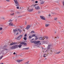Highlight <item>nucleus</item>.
I'll return each instance as SVG.
<instances>
[{"instance_id": "nucleus-49", "label": "nucleus", "mask_w": 64, "mask_h": 64, "mask_svg": "<svg viewBox=\"0 0 64 64\" xmlns=\"http://www.w3.org/2000/svg\"><path fill=\"white\" fill-rule=\"evenodd\" d=\"M38 13H39V14H40V12H38Z\"/></svg>"}, {"instance_id": "nucleus-14", "label": "nucleus", "mask_w": 64, "mask_h": 64, "mask_svg": "<svg viewBox=\"0 0 64 64\" xmlns=\"http://www.w3.org/2000/svg\"><path fill=\"white\" fill-rule=\"evenodd\" d=\"M50 46H51V45H48L47 47V49H49L50 48Z\"/></svg>"}, {"instance_id": "nucleus-54", "label": "nucleus", "mask_w": 64, "mask_h": 64, "mask_svg": "<svg viewBox=\"0 0 64 64\" xmlns=\"http://www.w3.org/2000/svg\"><path fill=\"white\" fill-rule=\"evenodd\" d=\"M0 64H3V63H1Z\"/></svg>"}, {"instance_id": "nucleus-36", "label": "nucleus", "mask_w": 64, "mask_h": 64, "mask_svg": "<svg viewBox=\"0 0 64 64\" xmlns=\"http://www.w3.org/2000/svg\"><path fill=\"white\" fill-rule=\"evenodd\" d=\"M60 52H57L56 53V54H59L60 53Z\"/></svg>"}, {"instance_id": "nucleus-16", "label": "nucleus", "mask_w": 64, "mask_h": 64, "mask_svg": "<svg viewBox=\"0 0 64 64\" xmlns=\"http://www.w3.org/2000/svg\"><path fill=\"white\" fill-rule=\"evenodd\" d=\"M22 46V45L21 44H20L18 46V47H19V48H21V46Z\"/></svg>"}, {"instance_id": "nucleus-46", "label": "nucleus", "mask_w": 64, "mask_h": 64, "mask_svg": "<svg viewBox=\"0 0 64 64\" xmlns=\"http://www.w3.org/2000/svg\"><path fill=\"white\" fill-rule=\"evenodd\" d=\"M36 6V5L35 4V5L34 6V7H35V6Z\"/></svg>"}, {"instance_id": "nucleus-28", "label": "nucleus", "mask_w": 64, "mask_h": 64, "mask_svg": "<svg viewBox=\"0 0 64 64\" xmlns=\"http://www.w3.org/2000/svg\"><path fill=\"white\" fill-rule=\"evenodd\" d=\"M44 37L45 38H46V39H48V37L47 36H45Z\"/></svg>"}, {"instance_id": "nucleus-34", "label": "nucleus", "mask_w": 64, "mask_h": 64, "mask_svg": "<svg viewBox=\"0 0 64 64\" xmlns=\"http://www.w3.org/2000/svg\"><path fill=\"white\" fill-rule=\"evenodd\" d=\"M24 37H26V36H27V34H26L24 36Z\"/></svg>"}, {"instance_id": "nucleus-3", "label": "nucleus", "mask_w": 64, "mask_h": 64, "mask_svg": "<svg viewBox=\"0 0 64 64\" xmlns=\"http://www.w3.org/2000/svg\"><path fill=\"white\" fill-rule=\"evenodd\" d=\"M14 1L15 3V5L16 6H19V4L17 2V0H14Z\"/></svg>"}, {"instance_id": "nucleus-43", "label": "nucleus", "mask_w": 64, "mask_h": 64, "mask_svg": "<svg viewBox=\"0 0 64 64\" xmlns=\"http://www.w3.org/2000/svg\"><path fill=\"white\" fill-rule=\"evenodd\" d=\"M43 57L45 58L46 57V56H44V55H43Z\"/></svg>"}, {"instance_id": "nucleus-5", "label": "nucleus", "mask_w": 64, "mask_h": 64, "mask_svg": "<svg viewBox=\"0 0 64 64\" xmlns=\"http://www.w3.org/2000/svg\"><path fill=\"white\" fill-rule=\"evenodd\" d=\"M40 16V18L44 20H46V19H45V18L43 16Z\"/></svg>"}, {"instance_id": "nucleus-47", "label": "nucleus", "mask_w": 64, "mask_h": 64, "mask_svg": "<svg viewBox=\"0 0 64 64\" xmlns=\"http://www.w3.org/2000/svg\"><path fill=\"white\" fill-rule=\"evenodd\" d=\"M13 54H14V55H15V52H14L13 53Z\"/></svg>"}, {"instance_id": "nucleus-33", "label": "nucleus", "mask_w": 64, "mask_h": 64, "mask_svg": "<svg viewBox=\"0 0 64 64\" xmlns=\"http://www.w3.org/2000/svg\"><path fill=\"white\" fill-rule=\"evenodd\" d=\"M3 56H2L0 57V60H1V59H2V57H3Z\"/></svg>"}, {"instance_id": "nucleus-18", "label": "nucleus", "mask_w": 64, "mask_h": 64, "mask_svg": "<svg viewBox=\"0 0 64 64\" xmlns=\"http://www.w3.org/2000/svg\"><path fill=\"white\" fill-rule=\"evenodd\" d=\"M14 32H16V31H18V30H17L16 29L15 30H14Z\"/></svg>"}, {"instance_id": "nucleus-24", "label": "nucleus", "mask_w": 64, "mask_h": 64, "mask_svg": "<svg viewBox=\"0 0 64 64\" xmlns=\"http://www.w3.org/2000/svg\"><path fill=\"white\" fill-rule=\"evenodd\" d=\"M42 39V37H41L39 38V40H41Z\"/></svg>"}, {"instance_id": "nucleus-61", "label": "nucleus", "mask_w": 64, "mask_h": 64, "mask_svg": "<svg viewBox=\"0 0 64 64\" xmlns=\"http://www.w3.org/2000/svg\"><path fill=\"white\" fill-rule=\"evenodd\" d=\"M20 16H19V17H19Z\"/></svg>"}, {"instance_id": "nucleus-44", "label": "nucleus", "mask_w": 64, "mask_h": 64, "mask_svg": "<svg viewBox=\"0 0 64 64\" xmlns=\"http://www.w3.org/2000/svg\"><path fill=\"white\" fill-rule=\"evenodd\" d=\"M38 39V38H36L35 40H37Z\"/></svg>"}, {"instance_id": "nucleus-8", "label": "nucleus", "mask_w": 64, "mask_h": 64, "mask_svg": "<svg viewBox=\"0 0 64 64\" xmlns=\"http://www.w3.org/2000/svg\"><path fill=\"white\" fill-rule=\"evenodd\" d=\"M1 49H2V50L1 51V53H2L3 52H4V51H5V50H6V49H5V48H2Z\"/></svg>"}, {"instance_id": "nucleus-26", "label": "nucleus", "mask_w": 64, "mask_h": 64, "mask_svg": "<svg viewBox=\"0 0 64 64\" xmlns=\"http://www.w3.org/2000/svg\"><path fill=\"white\" fill-rule=\"evenodd\" d=\"M32 36H30L29 37V39H31V38H32Z\"/></svg>"}, {"instance_id": "nucleus-23", "label": "nucleus", "mask_w": 64, "mask_h": 64, "mask_svg": "<svg viewBox=\"0 0 64 64\" xmlns=\"http://www.w3.org/2000/svg\"><path fill=\"white\" fill-rule=\"evenodd\" d=\"M41 4H43L44 3V2L43 1H41Z\"/></svg>"}, {"instance_id": "nucleus-52", "label": "nucleus", "mask_w": 64, "mask_h": 64, "mask_svg": "<svg viewBox=\"0 0 64 64\" xmlns=\"http://www.w3.org/2000/svg\"><path fill=\"white\" fill-rule=\"evenodd\" d=\"M26 22H25V25H26Z\"/></svg>"}, {"instance_id": "nucleus-38", "label": "nucleus", "mask_w": 64, "mask_h": 64, "mask_svg": "<svg viewBox=\"0 0 64 64\" xmlns=\"http://www.w3.org/2000/svg\"><path fill=\"white\" fill-rule=\"evenodd\" d=\"M12 20H9V22H12Z\"/></svg>"}, {"instance_id": "nucleus-12", "label": "nucleus", "mask_w": 64, "mask_h": 64, "mask_svg": "<svg viewBox=\"0 0 64 64\" xmlns=\"http://www.w3.org/2000/svg\"><path fill=\"white\" fill-rule=\"evenodd\" d=\"M30 25H29V26H28L27 27H26V29H28L30 27Z\"/></svg>"}, {"instance_id": "nucleus-51", "label": "nucleus", "mask_w": 64, "mask_h": 64, "mask_svg": "<svg viewBox=\"0 0 64 64\" xmlns=\"http://www.w3.org/2000/svg\"><path fill=\"white\" fill-rule=\"evenodd\" d=\"M35 37H36V38H37V36H35Z\"/></svg>"}, {"instance_id": "nucleus-35", "label": "nucleus", "mask_w": 64, "mask_h": 64, "mask_svg": "<svg viewBox=\"0 0 64 64\" xmlns=\"http://www.w3.org/2000/svg\"><path fill=\"white\" fill-rule=\"evenodd\" d=\"M2 28H0V31L2 30Z\"/></svg>"}, {"instance_id": "nucleus-21", "label": "nucleus", "mask_w": 64, "mask_h": 64, "mask_svg": "<svg viewBox=\"0 0 64 64\" xmlns=\"http://www.w3.org/2000/svg\"><path fill=\"white\" fill-rule=\"evenodd\" d=\"M24 40H27V38L26 37H24L23 38Z\"/></svg>"}, {"instance_id": "nucleus-42", "label": "nucleus", "mask_w": 64, "mask_h": 64, "mask_svg": "<svg viewBox=\"0 0 64 64\" xmlns=\"http://www.w3.org/2000/svg\"><path fill=\"white\" fill-rule=\"evenodd\" d=\"M36 3H38V1H36L35 2Z\"/></svg>"}, {"instance_id": "nucleus-10", "label": "nucleus", "mask_w": 64, "mask_h": 64, "mask_svg": "<svg viewBox=\"0 0 64 64\" xmlns=\"http://www.w3.org/2000/svg\"><path fill=\"white\" fill-rule=\"evenodd\" d=\"M28 11H29V12H31V11H32V10H33V8L29 9L28 8Z\"/></svg>"}, {"instance_id": "nucleus-48", "label": "nucleus", "mask_w": 64, "mask_h": 64, "mask_svg": "<svg viewBox=\"0 0 64 64\" xmlns=\"http://www.w3.org/2000/svg\"><path fill=\"white\" fill-rule=\"evenodd\" d=\"M47 60V59H46V58H45L44 59V60Z\"/></svg>"}, {"instance_id": "nucleus-62", "label": "nucleus", "mask_w": 64, "mask_h": 64, "mask_svg": "<svg viewBox=\"0 0 64 64\" xmlns=\"http://www.w3.org/2000/svg\"><path fill=\"white\" fill-rule=\"evenodd\" d=\"M43 48H42V49H43Z\"/></svg>"}, {"instance_id": "nucleus-32", "label": "nucleus", "mask_w": 64, "mask_h": 64, "mask_svg": "<svg viewBox=\"0 0 64 64\" xmlns=\"http://www.w3.org/2000/svg\"><path fill=\"white\" fill-rule=\"evenodd\" d=\"M34 33V31H32L31 32V33Z\"/></svg>"}, {"instance_id": "nucleus-2", "label": "nucleus", "mask_w": 64, "mask_h": 64, "mask_svg": "<svg viewBox=\"0 0 64 64\" xmlns=\"http://www.w3.org/2000/svg\"><path fill=\"white\" fill-rule=\"evenodd\" d=\"M18 48V45H15L12 46L10 48L11 49H16V48Z\"/></svg>"}, {"instance_id": "nucleus-15", "label": "nucleus", "mask_w": 64, "mask_h": 64, "mask_svg": "<svg viewBox=\"0 0 64 64\" xmlns=\"http://www.w3.org/2000/svg\"><path fill=\"white\" fill-rule=\"evenodd\" d=\"M18 31H19V32H20V33H21V32H22V31H21V30L20 29H18Z\"/></svg>"}, {"instance_id": "nucleus-56", "label": "nucleus", "mask_w": 64, "mask_h": 64, "mask_svg": "<svg viewBox=\"0 0 64 64\" xmlns=\"http://www.w3.org/2000/svg\"><path fill=\"white\" fill-rule=\"evenodd\" d=\"M34 0H32V1H34Z\"/></svg>"}, {"instance_id": "nucleus-19", "label": "nucleus", "mask_w": 64, "mask_h": 64, "mask_svg": "<svg viewBox=\"0 0 64 64\" xmlns=\"http://www.w3.org/2000/svg\"><path fill=\"white\" fill-rule=\"evenodd\" d=\"M19 37L21 39V38H22V35H20V36H19Z\"/></svg>"}, {"instance_id": "nucleus-60", "label": "nucleus", "mask_w": 64, "mask_h": 64, "mask_svg": "<svg viewBox=\"0 0 64 64\" xmlns=\"http://www.w3.org/2000/svg\"><path fill=\"white\" fill-rule=\"evenodd\" d=\"M47 50H46V52H46L47 51Z\"/></svg>"}, {"instance_id": "nucleus-30", "label": "nucleus", "mask_w": 64, "mask_h": 64, "mask_svg": "<svg viewBox=\"0 0 64 64\" xmlns=\"http://www.w3.org/2000/svg\"><path fill=\"white\" fill-rule=\"evenodd\" d=\"M29 61H28L27 62H26V63H25V64H29Z\"/></svg>"}, {"instance_id": "nucleus-25", "label": "nucleus", "mask_w": 64, "mask_h": 64, "mask_svg": "<svg viewBox=\"0 0 64 64\" xmlns=\"http://www.w3.org/2000/svg\"><path fill=\"white\" fill-rule=\"evenodd\" d=\"M50 53L51 54H52V50H50Z\"/></svg>"}, {"instance_id": "nucleus-4", "label": "nucleus", "mask_w": 64, "mask_h": 64, "mask_svg": "<svg viewBox=\"0 0 64 64\" xmlns=\"http://www.w3.org/2000/svg\"><path fill=\"white\" fill-rule=\"evenodd\" d=\"M20 44H22V45H24L25 46H26L27 45V44L24 42H21L20 43Z\"/></svg>"}, {"instance_id": "nucleus-40", "label": "nucleus", "mask_w": 64, "mask_h": 64, "mask_svg": "<svg viewBox=\"0 0 64 64\" xmlns=\"http://www.w3.org/2000/svg\"><path fill=\"white\" fill-rule=\"evenodd\" d=\"M6 1L8 2H10V0H6Z\"/></svg>"}, {"instance_id": "nucleus-45", "label": "nucleus", "mask_w": 64, "mask_h": 64, "mask_svg": "<svg viewBox=\"0 0 64 64\" xmlns=\"http://www.w3.org/2000/svg\"><path fill=\"white\" fill-rule=\"evenodd\" d=\"M46 55V54H44L43 55H44V56H45V55Z\"/></svg>"}, {"instance_id": "nucleus-7", "label": "nucleus", "mask_w": 64, "mask_h": 64, "mask_svg": "<svg viewBox=\"0 0 64 64\" xmlns=\"http://www.w3.org/2000/svg\"><path fill=\"white\" fill-rule=\"evenodd\" d=\"M35 8L36 9V10H38V9H40V7L39 6H38L36 7Z\"/></svg>"}, {"instance_id": "nucleus-11", "label": "nucleus", "mask_w": 64, "mask_h": 64, "mask_svg": "<svg viewBox=\"0 0 64 64\" xmlns=\"http://www.w3.org/2000/svg\"><path fill=\"white\" fill-rule=\"evenodd\" d=\"M23 61V60H17V62L18 63H20L21 62H22Z\"/></svg>"}, {"instance_id": "nucleus-50", "label": "nucleus", "mask_w": 64, "mask_h": 64, "mask_svg": "<svg viewBox=\"0 0 64 64\" xmlns=\"http://www.w3.org/2000/svg\"><path fill=\"white\" fill-rule=\"evenodd\" d=\"M16 35H18V33H16Z\"/></svg>"}, {"instance_id": "nucleus-6", "label": "nucleus", "mask_w": 64, "mask_h": 64, "mask_svg": "<svg viewBox=\"0 0 64 64\" xmlns=\"http://www.w3.org/2000/svg\"><path fill=\"white\" fill-rule=\"evenodd\" d=\"M17 43L16 42H14L13 43H12L10 44V45H15V44H17Z\"/></svg>"}, {"instance_id": "nucleus-57", "label": "nucleus", "mask_w": 64, "mask_h": 64, "mask_svg": "<svg viewBox=\"0 0 64 64\" xmlns=\"http://www.w3.org/2000/svg\"><path fill=\"white\" fill-rule=\"evenodd\" d=\"M40 0V1H42V0Z\"/></svg>"}, {"instance_id": "nucleus-41", "label": "nucleus", "mask_w": 64, "mask_h": 64, "mask_svg": "<svg viewBox=\"0 0 64 64\" xmlns=\"http://www.w3.org/2000/svg\"><path fill=\"white\" fill-rule=\"evenodd\" d=\"M55 38H57V39H58V36L56 37Z\"/></svg>"}, {"instance_id": "nucleus-31", "label": "nucleus", "mask_w": 64, "mask_h": 64, "mask_svg": "<svg viewBox=\"0 0 64 64\" xmlns=\"http://www.w3.org/2000/svg\"><path fill=\"white\" fill-rule=\"evenodd\" d=\"M14 14V13H11L10 14V15H13Z\"/></svg>"}, {"instance_id": "nucleus-9", "label": "nucleus", "mask_w": 64, "mask_h": 64, "mask_svg": "<svg viewBox=\"0 0 64 64\" xmlns=\"http://www.w3.org/2000/svg\"><path fill=\"white\" fill-rule=\"evenodd\" d=\"M9 26H13V24L12 22H11L9 23Z\"/></svg>"}, {"instance_id": "nucleus-29", "label": "nucleus", "mask_w": 64, "mask_h": 64, "mask_svg": "<svg viewBox=\"0 0 64 64\" xmlns=\"http://www.w3.org/2000/svg\"><path fill=\"white\" fill-rule=\"evenodd\" d=\"M54 20H55V21H57V18H55Z\"/></svg>"}, {"instance_id": "nucleus-22", "label": "nucleus", "mask_w": 64, "mask_h": 64, "mask_svg": "<svg viewBox=\"0 0 64 64\" xmlns=\"http://www.w3.org/2000/svg\"><path fill=\"white\" fill-rule=\"evenodd\" d=\"M29 49V47L24 48V49H27V50Z\"/></svg>"}, {"instance_id": "nucleus-20", "label": "nucleus", "mask_w": 64, "mask_h": 64, "mask_svg": "<svg viewBox=\"0 0 64 64\" xmlns=\"http://www.w3.org/2000/svg\"><path fill=\"white\" fill-rule=\"evenodd\" d=\"M16 39L18 40H20V38H19V36L16 38Z\"/></svg>"}, {"instance_id": "nucleus-13", "label": "nucleus", "mask_w": 64, "mask_h": 64, "mask_svg": "<svg viewBox=\"0 0 64 64\" xmlns=\"http://www.w3.org/2000/svg\"><path fill=\"white\" fill-rule=\"evenodd\" d=\"M45 26L46 27H49V24H46Z\"/></svg>"}, {"instance_id": "nucleus-37", "label": "nucleus", "mask_w": 64, "mask_h": 64, "mask_svg": "<svg viewBox=\"0 0 64 64\" xmlns=\"http://www.w3.org/2000/svg\"><path fill=\"white\" fill-rule=\"evenodd\" d=\"M10 12H14V10H11Z\"/></svg>"}, {"instance_id": "nucleus-17", "label": "nucleus", "mask_w": 64, "mask_h": 64, "mask_svg": "<svg viewBox=\"0 0 64 64\" xmlns=\"http://www.w3.org/2000/svg\"><path fill=\"white\" fill-rule=\"evenodd\" d=\"M35 41H32V40H30V42H31V43H34L35 42Z\"/></svg>"}, {"instance_id": "nucleus-55", "label": "nucleus", "mask_w": 64, "mask_h": 64, "mask_svg": "<svg viewBox=\"0 0 64 64\" xmlns=\"http://www.w3.org/2000/svg\"><path fill=\"white\" fill-rule=\"evenodd\" d=\"M56 32H54V33H55V34H56Z\"/></svg>"}, {"instance_id": "nucleus-39", "label": "nucleus", "mask_w": 64, "mask_h": 64, "mask_svg": "<svg viewBox=\"0 0 64 64\" xmlns=\"http://www.w3.org/2000/svg\"><path fill=\"white\" fill-rule=\"evenodd\" d=\"M16 8L17 9H19V7L18 6H17L16 7Z\"/></svg>"}, {"instance_id": "nucleus-27", "label": "nucleus", "mask_w": 64, "mask_h": 64, "mask_svg": "<svg viewBox=\"0 0 64 64\" xmlns=\"http://www.w3.org/2000/svg\"><path fill=\"white\" fill-rule=\"evenodd\" d=\"M35 35H36V34H33L32 35V37H34V36H35Z\"/></svg>"}, {"instance_id": "nucleus-58", "label": "nucleus", "mask_w": 64, "mask_h": 64, "mask_svg": "<svg viewBox=\"0 0 64 64\" xmlns=\"http://www.w3.org/2000/svg\"><path fill=\"white\" fill-rule=\"evenodd\" d=\"M32 40H34L33 39H32Z\"/></svg>"}, {"instance_id": "nucleus-53", "label": "nucleus", "mask_w": 64, "mask_h": 64, "mask_svg": "<svg viewBox=\"0 0 64 64\" xmlns=\"http://www.w3.org/2000/svg\"><path fill=\"white\" fill-rule=\"evenodd\" d=\"M50 16L51 15H50V14H49V16Z\"/></svg>"}, {"instance_id": "nucleus-59", "label": "nucleus", "mask_w": 64, "mask_h": 64, "mask_svg": "<svg viewBox=\"0 0 64 64\" xmlns=\"http://www.w3.org/2000/svg\"><path fill=\"white\" fill-rule=\"evenodd\" d=\"M41 31H42V29H41Z\"/></svg>"}, {"instance_id": "nucleus-1", "label": "nucleus", "mask_w": 64, "mask_h": 64, "mask_svg": "<svg viewBox=\"0 0 64 64\" xmlns=\"http://www.w3.org/2000/svg\"><path fill=\"white\" fill-rule=\"evenodd\" d=\"M34 46H38V45H41V43H40V41H36L34 43Z\"/></svg>"}]
</instances>
